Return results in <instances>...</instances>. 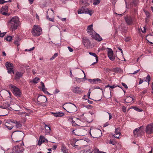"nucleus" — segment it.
<instances>
[{
  "instance_id": "6ab92c4d",
  "label": "nucleus",
  "mask_w": 153,
  "mask_h": 153,
  "mask_svg": "<svg viewBox=\"0 0 153 153\" xmlns=\"http://www.w3.org/2000/svg\"><path fill=\"white\" fill-rule=\"evenodd\" d=\"M83 42L84 46L88 48L91 46V43L90 40L86 38L83 39Z\"/></svg>"
},
{
  "instance_id": "f8f14e48",
  "label": "nucleus",
  "mask_w": 153,
  "mask_h": 153,
  "mask_svg": "<svg viewBox=\"0 0 153 153\" xmlns=\"http://www.w3.org/2000/svg\"><path fill=\"white\" fill-rule=\"evenodd\" d=\"M107 53L109 59L113 61L115 59V58L113 56V52L112 50L110 48H107Z\"/></svg>"
},
{
  "instance_id": "680f3d73",
  "label": "nucleus",
  "mask_w": 153,
  "mask_h": 153,
  "mask_svg": "<svg viewBox=\"0 0 153 153\" xmlns=\"http://www.w3.org/2000/svg\"><path fill=\"white\" fill-rule=\"evenodd\" d=\"M143 30L142 29V30H142V32L143 33H145L146 32V28H145V27H143Z\"/></svg>"
},
{
  "instance_id": "4be33fe9",
  "label": "nucleus",
  "mask_w": 153,
  "mask_h": 153,
  "mask_svg": "<svg viewBox=\"0 0 153 153\" xmlns=\"http://www.w3.org/2000/svg\"><path fill=\"white\" fill-rule=\"evenodd\" d=\"M82 8L83 10V11L84 12V13L88 14L90 15H91L92 10H89L88 8L85 7H82Z\"/></svg>"
},
{
  "instance_id": "bf43d9fd",
  "label": "nucleus",
  "mask_w": 153,
  "mask_h": 153,
  "mask_svg": "<svg viewBox=\"0 0 153 153\" xmlns=\"http://www.w3.org/2000/svg\"><path fill=\"white\" fill-rule=\"evenodd\" d=\"M120 135L119 134H114V136L115 138H119Z\"/></svg>"
},
{
  "instance_id": "0eeeda50",
  "label": "nucleus",
  "mask_w": 153,
  "mask_h": 153,
  "mask_svg": "<svg viewBox=\"0 0 153 153\" xmlns=\"http://www.w3.org/2000/svg\"><path fill=\"white\" fill-rule=\"evenodd\" d=\"M92 115L91 114L88 113L83 114L81 116V119H83L84 121L90 123L92 122Z\"/></svg>"
},
{
  "instance_id": "cd10ccee",
  "label": "nucleus",
  "mask_w": 153,
  "mask_h": 153,
  "mask_svg": "<svg viewBox=\"0 0 153 153\" xmlns=\"http://www.w3.org/2000/svg\"><path fill=\"white\" fill-rule=\"evenodd\" d=\"M118 49L121 51V55L119 57V59L120 60L122 61H125V59L124 57L123 56V51H122V49H121L120 48H118Z\"/></svg>"
},
{
  "instance_id": "ddd939ff",
  "label": "nucleus",
  "mask_w": 153,
  "mask_h": 153,
  "mask_svg": "<svg viewBox=\"0 0 153 153\" xmlns=\"http://www.w3.org/2000/svg\"><path fill=\"white\" fill-rule=\"evenodd\" d=\"M75 131L74 132L75 134L76 135L79 136H83L85 135V134L84 133V131L85 132V130H82L81 129H77L74 130Z\"/></svg>"
},
{
  "instance_id": "e2e57ef3",
  "label": "nucleus",
  "mask_w": 153,
  "mask_h": 153,
  "mask_svg": "<svg viewBox=\"0 0 153 153\" xmlns=\"http://www.w3.org/2000/svg\"><path fill=\"white\" fill-rule=\"evenodd\" d=\"M109 125V123L108 122H106L103 125L104 127H106V126H108Z\"/></svg>"
},
{
  "instance_id": "0e129e2a",
  "label": "nucleus",
  "mask_w": 153,
  "mask_h": 153,
  "mask_svg": "<svg viewBox=\"0 0 153 153\" xmlns=\"http://www.w3.org/2000/svg\"><path fill=\"white\" fill-rule=\"evenodd\" d=\"M73 118L71 117H69L68 118V120L70 121L71 122V121L72 120H73Z\"/></svg>"
},
{
  "instance_id": "4d7b16f0",
  "label": "nucleus",
  "mask_w": 153,
  "mask_h": 153,
  "mask_svg": "<svg viewBox=\"0 0 153 153\" xmlns=\"http://www.w3.org/2000/svg\"><path fill=\"white\" fill-rule=\"evenodd\" d=\"M34 47H33L31 48H30V49H28V50H27V49H26V50H25V51H32L33 50V49H34Z\"/></svg>"
},
{
  "instance_id": "de8ad7c7",
  "label": "nucleus",
  "mask_w": 153,
  "mask_h": 153,
  "mask_svg": "<svg viewBox=\"0 0 153 153\" xmlns=\"http://www.w3.org/2000/svg\"><path fill=\"white\" fill-rule=\"evenodd\" d=\"M43 142L41 140V139H40V138L38 141V145H39V146H40L42 144V143H43Z\"/></svg>"
},
{
  "instance_id": "dca6fc26",
  "label": "nucleus",
  "mask_w": 153,
  "mask_h": 153,
  "mask_svg": "<svg viewBox=\"0 0 153 153\" xmlns=\"http://www.w3.org/2000/svg\"><path fill=\"white\" fill-rule=\"evenodd\" d=\"M125 19L126 23L129 25H132L133 21H134V22L136 23L135 20L134 21V19L132 18L131 16L129 17H126L125 18Z\"/></svg>"
},
{
  "instance_id": "f03ea898",
  "label": "nucleus",
  "mask_w": 153,
  "mask_h": 153,
  "mask_svg": "<svg viewBox=\"0 0 153 153\" xmlns=\"http://www.w3.org/2000/svg\"><path fill=\"white\" fill-rule=\"evenodd\" d=\"M24 136V134L20 131H14L12 134L11 137L12 139L14 141L18 142L21 140Z\"/></svg>"
},
{
  "instance_id": "09e8293b",
  "label": "nucleus",
  "mask_w": 153,
  "mask_h": 153,
  "mask_svg": "<svg viewBox=\"0 0 153 153\" xmlns=\"http://www.w3.org/2000/svg\"><path fill=\"white\" fill-rule=\"evenodd\" d=\"M89 150L88 149H86V150H83V152L84 153H86L87 152H88L89 153H91V152L90 151H89Z\"/></svg>"
},
{
  "instance_id": "a19ab883",
  "label": "nucleus",
  "mask_w": 153,
  "mask_h": 153,
  "mask_svg": "<svg viewBox=\"0 0 153 153\" xmlns=\"http://www.w3.org/2000/svg\"><path fill=\"white\" fill-rule=\"evenodd\" d=\"M150 76L149 75H148L146 77V81L148 82V84H149V82L150 81Z\"/></svg>"
},
{
  "instance_id": "412c9836",
  "label": "nucleus",
  "mask_w": 153,
  "mask_h": 153,
  "mask_svg": "<svg viewBox=\"0 0 153 153\" xmlns=\"http://www.w3.org/2000/svg\"><path fill=\"white\" fill-rule=\"evenodd\" d=\"M10 121L9 122H6L5 124V126L9 130H11L13 128V126L11 124L12 123Z\"/></svg>"
},
{
  "instance_id": "338daca9",
  "label": "nucleus",
  "mask_w": 153,
  "mask_h": 153,
  "mask_svg": "<svg viewBox=\"0 0 153 153\" xmlns=\"http://www.w3.org/2000/svg\"><path fill=\"white\" fill-rule=\"evenodd\" d=\"M143 82V80L141 79H140V81L139 84H140L142 83Z\"/></svg>"
},
{
  "instance_id": "f257e3e1",
  "label": "nucleus",
  "mask_w": 153,
  "mask_h": 153,
  "mask_svg": "<svg viewBox=\"0 0 153 153\" xmlns=\"http://www.w3.org/2000/svg\"><path fill=\"white\" fill-rule=\"evenodd\" d=\"M19 19L16 16L13 17L8 23L10 27V29L12 31L16 30L19 25Z\"/></svg>"
},
{
  "instance_id": "c85d7f7f",
  "label": "nucleus",
  "mask_w": 153,
  "mask_h": 153,
  "mask_svg": "<svg viewBox=\"0 0 153 153\" xmlns=\"http://www.w3.org/2000/svg\"><path fill=\"white\" fill-rule=\"evenodd\" d=\"M4 109H10L11 108L10 107V105L8 102H4L3 104Z\"/></svg>"
},
{
  "instance_id": "a878e982",
  "label": "nucleus",
  "mask_w": 153,
  "mask_h": 153,
  "mask_svg": "<svg viewBox=\"0 0 153 153\" xmlns=\"http://www.w3.org/2000/svg\"><path fill=\"white\" fill-rule=\"evenodd\" d=\"M133 100V98L130 97H128L125 101L126 103H131Z\"/></svg>"
},
{
  "instance_id": "bb28decb",
  "label": "nucleus",
  "mask_w": 153,
  "mask_h": 153,
  "mask_svg": "<svg viewBox=\"0 0 153 153\" xmlns=\"http://www.w3.org/2000/svg\"><path fill=\"white\" fill-rule=\"evenodd\" d=\"M61 150L63 153H68V149L66 148L65 145L63 144H62V146Z\"/></svg>"
},
{
  "instance_id": "f3484780",
  "label": "nucleus",
  "mask_w": 153,
  "mask_h": 153,
  "mask_svg": "<svg viewBox=\"0 0 153 153\" xmlns=\"http://www.w3.org/2000/svg\"><path fill=\"white\" fill-rule=\"evenodd\" d=\"M38 102L40 103H43L47 101V98L45 96L40 95L38 97L37 99Z\"/></svg>"
},
{
  "instance_id": "864d4df0",
  "label": "nucleus",
  "mask_w": 153,
  "mask_h": 153,
  "mask_svg": "<svg viewBox=\"0 0 153 153\" xmlns=\"http://www.w3.org/2000/svg\"><path fill=\"white\" fill-rule=\"evenodd\" d=\"M121 83H122V85L123 86H124L125 88H128V86L126 84H125V83H123V82H122Z\"/></svg>"
},
{
  "instance_id": "774afa93",
  "label": "nucleus",
  "mask_w": 153,
  "mask_h": 153,
  "mask_svg": "<svg viewBox=\"0 0 153 153\" xmlns=\"http://www.w3.org/2000/svg\"><path fill=\"white\" fill-rule=\"evenodd\" d=\"M140 71V70H137L135 71L134 73H131L132 74H134Z\"/></svg>"
},
{
  "instance_id": "1a4fd4ad",
  "label": "nucleus",
  "mask_w": 153,
  "mask_h": 153,
  "mask_svg": "<svg viewBox=\"0 0 153 153\" xmlns=\"http://www.w3.org/2000/svg\"><path fill=\"white\" fill-rule=\"evenodd\" d=\"M143 132V126H141L139 128H136L133 131V133L135 137H137L140 135Z\"/></svg>"
},
{
  "instance_id": "5fc2aeb1",
  "label": "nucleus",
  "mask_w": 153,
  "mask_h": 153,
  "mask_svg": "<svg viewBox=\"0 0 153 153\" xmlns=\"http://www.w3.org/2000/svg\"><path fill=\"white\" fill-rule=\"evenodd\" d=\"M68 49L69 51L70 52H72V51H73V49L72 48H71L70 47H68Z\"/></svg>"
},
{
  "instance_id": "37998d69",
  "label": "nucleus",
  "mask_w": 153,
  "mask_h": 153,
  "mask_svg": "<svg viewBox=\"0 0 153 153\" xmlns=\"http://www.w3.org/2000/svg\"><path fill=\"white\" fill-rule=\"evenodd\" d=\"M94 153H100L101 152L99 151V149L97 148H95L94 150Z\"/></svg>"
},
{
  "instance_id": "8fccbe9b",
  "label": "nucleus",
  "mask_w": 153,
  "mask_h": 153,
  "mask_svg": "<svg viewBox=\"0 0 153 153\" xmlns=\"http://www.w3.org/2000/svg\"><path fill=\"white\" fill-rule=\"evenodd\" d=\"M14 43L15 45H17V46H18L19 45V42H18V40H15L14 41Z\"/></svg>"
},
{
  "instance_id": "72a5a7b5",
  "label": "nucleus",
  "mask_w": 153,
  "mask_h": 153,
  "mask_svg": "<svg viewBox=\"0 0 153 153\" xmlns=\"http://www.w3.org/2000/svg\"><path fill=\"white\" fill-rule=\"evenodd\" d=\"M40 139H41V140L43 143L45 142H47L48 141L47 139L45 138L44 136H40Z\"/></svg>"
},
{
  "instance_id": "b1692460",
  "label": "nucleus",
  "mask_w": 153,
  "mask_h": 153,
  "mask_svg": "<svg viewBox=\"0 0 153 153\" xmlns=\"http://www.w3.org/2000/svg\"><path fill=\"white\" fill-rule=\"evenodd\" d=\"M52 114H53V115L56 117H62L64 115V113L63 112H58L56 113H52Z\"/></svg>"
},
{
  "instance_id": "5701e85b",
  "label": "nucleus",
  "mask_w": 153,
  "mask_h": 153,
  "mask_svg": "<svg viewBox=\"0 0 153 153\" xmlns=\"http://www.w3.org/2000/svg\"><path fill=\"white\" fill-rule=\"evenodd\" d=\"M11 123L15 124L16 126L18 128L21 127L22 126V124L19 121H17L16 120H12Z\"/></svg>"
},
{
  "instance_id": "423d86ee",
  "label": "nucleus",
  "mask_w": 153,
  "mask_h": 153,
  "mask_svg": "<svg viewBox=\"0 0 153 153\" xmlns=\"http://www.w3.org/2000/svg\"><path fill=\"white\" fill-rule=\"evenodd\" d=\"M9 88L12 91L13 94L18 97L20 96L21 93L19 89L16 87L10 85L9 86Z\"/></svg>"
},
{
  "instance_id": "13d9d810",
  "label": "nucleus",
  "mask_w": 153,
  "mask_h": 153,
  "mask_svg": "<svg viewBox=\"0 0 153 153\" xmlns=\"http://www.w3.org/2000/svg\"><path fill=\"white\" fill-rule=\"evenodd\" d=\"M57 148V146L56 145H54L52 147V149L53 150H55Z\"/></svg>"
},
{
  "instance_id": "9b49d317",
  "label": "nucleus",
  "mask_w": 153,
  "mask_h": 153,
  "mask_svg": "<svg viewBox=\"0 0 153 153\" xmlns=\"http://www.w3.org/2000/svg\"><path fill=\"white\" fill-rule=\"evenodd\" d=\"M72 91L74 93L77 94H80L83 92V91L79 87L77 86L73 87Z\"/></svg>"
},
{
  "instance_id": "9d476101",
  "label": "nucleus",
  "mask_w": 153,
  "mask_h": 153,
  "mask_svg": "<svg viewBox=\"0 0 153 153\" xmlns=\"http://www.w3.org/2000/svg\"><path fill=\"white\" fill-rule=\"evenodd\" d=\"M24 150V148L21 146H15L13 149V153H20L22 152Z\"/></svg>"
},
{
  "instance_id": "393cba45",
  "label": "nucleus",
  "mask_w": 153,
  "mask_h": 153,
  "mask_svg": "<svg viewBox=\"0 0 153 153\" xmlns=\"http://www.w3.org/2000/svg\"><path fill=\"white\" fill-rule=\"evenodd\" d=\"M101 81V80L99 78L94 79L91 80V82L92 84H96L98 82H100Z\"/></svg>"
},
{
  "instance_id": "c03bdc74",
  "label": "nucleus",
  "mask_w": 153,
  "mask_h": 153,
  "mask_svg": "<svg viewBox=\"0 0 153 153\" xmlns=\"http://www.w3.org/2000/svg\"><path fill=\"white\" fill-rule=\"evenodd\" d=\"M46 17H47V19H48L49 21H52L53 22H54V18H49L48 15Z\"/></svg>"
},
{
  "instance_id": "49530a36",
  "label": "nucleus",
  "mask_w": 153,
  "mask_h": 153,
  "mask_svg": "<svg viewBox=\"0 0 153 153\" xmlns=\"http://www.w3.org/2000/svg\"><path fill=\"white\" fill-rule=\"evenodd\" d=\"M133 108L136 111H139V112H140V111H142V110H140L139 108H137V107H134Z\"/></svg>"
},
{
  "instance_id": "603ef678",
  "label": "nucleus",
  "mask_w": 153,
  "mask_h": 153,
  "mask_svg": "<svg viewBox=\"0 0 153 153\" xmlns=\"http://www.w3.org/2000/svg\"><path fill=\"white\" fill-rule=\"evenodd\" d=\"M126 109L125 106H123L122 107V111L124 112H125L126 111Z\"/></svg>"
},
{
  "instance_id": "6e6d98bb",
  "label": "nucleus",
  "mask_w": 153,
  "mask_h": 153,
  "mask_svg": "<svg viewBox=\"0 0 153 153\" xmlns=\"http://www.w3.org/2000/svg\"><path fill=\"white\" fill-rule=\"evenodd\" d=\"M59 90L57 89H56L55 90V92L54 93V94H56L58 93H59Z\"/></svg>"
},
{
  "instance_id": "ea45409f",
  "label": "nucleus",
  "mask_w": 153,
  "mask_h": 153,
  "mask_svg": "<svg viewBox=\"0 0 153 153\" xmlns=\"http://www.w3.org/2000/svg\"><path fill=\"white\" fill-rule=\"evenodd\" d=\"M6 39L8 41H10L12 39V37L10 36H8L6 38Z\"/></svg>"
},
{
  "instance_id": "c756f323",
  "label": "nucleus",
  "mask_w": 153,
  "mask_h": 153,
  "mask_svg": "<svg viewBox=\"0 0 153 153\" xmlns=\"http://www.w3.org/2000/svg\"><path fill=\"white\" fill-rule=\"evenodd\" d=\"M18 114L19 115H21V117L23 118V119H25V117L27 116H28V114L27 113H25V112H19L18 113Z\"/></svg>"
},
{
  "instance_id": "4468645a",
  "label": "nucleus",
  "mask_w": 153,
  "mask_h": 153,
  "mask_svg": "<svg viewBox=\"0 0 153 153\" xmlns=\"http://www.w3.org/2000/svg\"><path fill=\"white\" fill-rule=\"evenodd\" d=\"M1 13L3 15L6 16H9V14L7 13V7L5 6L2 7L0 10Z\"/></svg>"
},
{
  "instance_id": "e433bc0d",
  "label": "nucleus",
  "mask_w": 153,
  "mask_h": 153,
  "mask_svg": "<svg viewBox=\"0 0 153 153\" xmlns=\"http://www.w3.org/2000/svg\"><path fill=\"white\" fill-rule=\"evenodd\" d=\"M23 73L21 72H17L16 73V75L18 77H20L22 76Z\"/></svg>"
},
{
  "instance_id": "a211bd4d",
  "label": "nucleus",
  "mask_w": 153,
  "mask_h": 153,
  "mask_svg": "<svg viewBox=\"0 0 153 153\" xmlns=\"http://www.w3.org/2000/svg\"><path fill=\"white\" fill-rule=\"evenodd\" d=\"M91 36L93 38L97 41H100L102 39L100 37V35L95 32H94V33L91 34Z\"/></svg>"
},
{
  "instance_id": "7c9ffc66",
  "label": "nucleus",
  "mask_w": 153,
  "mask_h": 153,
  "mask_svg": "<svg viewBox=\"0 0 153 153\" xmlns=\"http://www.w3.org/2000/svg\"><path fill=\"white\" fill-rule=\"evenodd\" d=\"M89 54L95 57L96 62H97L98 61V57L96 55V54L92 52H89Z\"/></svg>"
},
{
  "instance_id": "f704fd0d",
  "label": "nucleus",
  "mask_w": 153,
  "mask_h": 153,
  "mask_svg": "<svg viewBox=\"0 0 153 153\" xmlns=\"http://www.w3.org/2000/svg\"><path fill=\"white\" fill-rule=\"evenodd\" d=\"M42 91L46 94H49L50 93L47 91V89L45 87L42 88Z\"/></svg>"
},
{
  "instance_id": "3c124183",
  "label": "nucleus",
  "mask_w": 153,
  "mask_h": 153,
  "mask_svg": "<svg viewBox=\"0 0 153 153\" xmlns=\"http://www.w3.org/2000/svg\"><path fill=\"white\" fill-rule=\"evenodd\" d=\"M71 122L73 126H75L76 125H77L76 124V123L75 121H74L73 120L71 121Z\"/></svg>"
},
{
  "instance_id": "052dcab7",
  "label": "nucleus",
  "mask_w": 153,
  "mask_h": 153,
  "mask_svg": "<svg viewBox=\"0 0 153 153\" xmlns=\"http://www.w3.org/2000/svg\"><path fill=\"white\" fill-rule=\"evenodd\" d=\"M5 2H6V1H4V0H0V3L3 4Z\"/></svg>"
},
{
  "instance_id": "2eb2a0df",
  "label": "nucleus",
  "mask_w": 153,
  "mask_h": 153,
  "mask_svg": "<svg viewBox=\"0 0 153 153\" xmlns=\"http://www.w3.org/2000/svg\"><path fill=\"white\" fill-rule=\"evenodd\" d=\"M146 133L150 134L153 133V124H150L148 125L146 127Z\"/></svg>"
},
{
  "instance_id": "4c0bfd02",
  "label": "nucleus",
  "mask_w": 153,
  "mask_h": 153,
  "mask_svg": "<svg viewBox=\"0 0 153 153\" xmlns=\"http://www.w3.org/2000/svg\"><path fill=\"white\" fill-rule=\"evenodd\" d=\"M115 134H119V135L120 134V130L118 128L115 129Z\"/></svg>"
},
{
  "instance_id": "a18cd8bd",
  "label": "nucleus",
  "mask_w": 153,
  "mask_h": 153,
  "mask_svg": "<svg viewBox=\"0 0 153 153\" xmlns=\"http://www.w3.org/2000/svg\"><path fill=\"white\" fill-rule=\"evenodd\" d=\"M6 33V32H3L1 33V31L0 30V37H3L5 34Z\"/></svg>"
},
{
  "instance_id": "20e7f679",
  "label": "nucleus",
  "mask_w": 153,
  "mask_h": 153,
  "mask_svg": "<svg viewBox=\"0 0 153 153\" xmlns=\"http://www.w3.org/2000/svg\"><path fill=\"white\" fill-rule=\"evenodd\" d=\"M64 108L68 112L71 113L76 111V106L71 103H67L63 106Z\"/></svg>"
},
{
  "instance_id": "2f4dec72",
  "label": "nucleus",
  "mask_w": 153,
  "mask_h": 153,
  "mask_svg": "<svg viewBox=\"0 0 153 153\" xmlns=\"http://www.w3.org/2000/svg\"><path fill=\"white\" fill-rule=\"evenodd\" d=\"M39 80L40 79L39 78L37 77H36L33 80V82L34 83H37Z\"/></svg>"
},
{
  "instance_id": "473e14b6",
  "label": "nucleus",
  "mask_w": 153,
  "mask_h": 153,
  "mask_svg": "<svg viewBox=\"0 0 153 153\" xmlns=\"http://www.w3.org/2000/svg\"><path fill=\"white\" fill-rule=\"evenodd\" d=\"M100 2V0H94L93 4L94 5H96L99 4Z\"/></svg>"
},
{
  "instance_id": "69168bd1",
  "label": "nucleus",
  "mask_w": 153,
  "mask_h": 153,
  "mask_svg": "<svg viewBox=\"0 0 153 153\" xmlns=\"http://www.w3.org/2000/svg\"><path fill=\"white\" fill-rule=\"evenodd\" d=\"M107 113H108V115H109V120H110L111 119V118H112V116L111 114V113H108V112H107Z\"/></svg>"
},
{
  "instance_id": "79ce46f5",
  "label": "nucleus",
  "mask_w": 153,
  "mask_h": 153,
  "mask_svg": "<svg viewBox=\"0 0 153 153\" xmlns=\"http://www.w3.org/2000/svg\"><path fill=\"white\" fill-rule=\"evenodd\" d=\"M83 11V10L82 8H81L78 10V13L79 14L81 13H84V12Z\"/></svg>"
},
{
  "instance_id": "c9c22d12",
  "label": "nucleus",
  "mask_w": 153,
  "mask_h": 153,
  "mask_svg": "<svg viewBox=\"0 0 153 153\" xmlns=\"http://www.w3.org/2000/svg\"><path fill=\"white\" fill-rule=\"evenodd\" d=\"M58 53H55L54 55L50 59V60H52L53 59L55 58L56 57L58 56Z\"/></svg>"
},
{
  "instance_id": "58836bf2",
  "label": "nucleus",
  "mask_w": 153,
  "mask_h": 153,
  "mask_svg": "<svg viewBox=\"0 0 153 153\" xmlns=\"http://www.w3.org/2000/svg\"><path fill=\"white\" fill-rule=\"evenodd\" d=\"M45 129L47 131H50L51 130L50 127H49V126H47L46 124H45Z\"/></svg>"
},
{
  "instance_id": "aec40b11",
  "label": "nucleus",
  "mask_w": 153,
  "mask_h": 153,
  "mask_svg": "<svg viewBox=\"0 0 153 153\" xmlns=\"http://www.w3.org/2000/svg\"><path fill=\"white\" fill-rule=\"evenodd\" d=\"M93 25H91L88 26L87 31V33L90 35H91V34L94 33L95 32L93 28Z\"/></svg>"
},
{
  "instance_id": "6e6552de",
  "label": "nucleus",
  "mask_w": 153,
  "mask_h": 153,
  "mask_svg": "<svg viewBox=\"0 0 153 153\" xmlns=\"http://www.w3.org/2000/svg\"><path fill=\"white\" fill-rule=\"evenodd\" d=\"M5 66L7 69L8 73L11 74L12 73H14V67L13 64L9 62H7L6 63Z\"/></svg>"
},
{
  "instance_id": "7ed1b4c3",
  "label": "nucleus",
  "mask_w": 153,
  "mask_h": 153,
  "mask_svg": "<svg viewBox=\"0 0 153 153\" xmlns=\"http://www.w3.org/2000/svg\"><path fill=\"white\" fill-rule=\"evenodd\" d=\"M89 134L93 138H98L101 136L102 134L101 130L99 129L94 128L91 127L90 130Z\"/></svg>"
},
{
  "instance_id": "39448f33",
  "label": "nucleus",
  "mask_w": 153,
  "mask_h": 153,
  "mask_svg": "<svg viewBox=\"0 0 153 153\" xmlns=\"http://www.w3.org/2000/svg\"><path fill=\"white\" fill-rule=\"evenodd\" d=\"M42 31L41 28L38 25H36L33 26L31 33L34 36H38L41 34Z\"/></svg>"
}]
</instances>
